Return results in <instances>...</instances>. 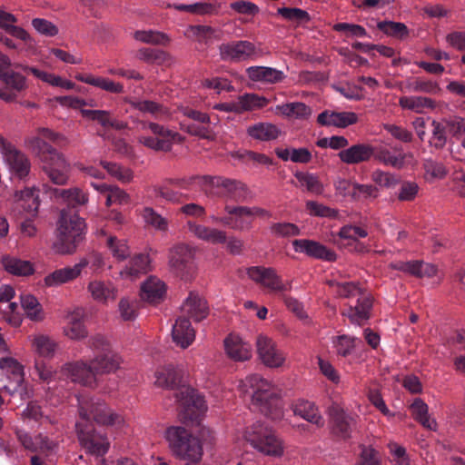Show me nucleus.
Returning a JSON list of instances; mask_svg holds the SVG:
<instances>
[{
    "label": "nucleus",
    "instance_id": "obj_21",
    "mask_svg": "<svg viewBox=\"0 0 465 465\" xmlns=\"http://www.w3.org/2000/svg\"><path fill=\"white\" fill-rule=\"evenodd\" d=\"M331 432L342 439L348 440L351 437V432L355 428V419L343 410L334 408L331 411Z\"/></svg>",
    "mask_w": 465,
    "mask_h": 465
},
{
    "label": "nucleus",
    "instance_id": "obj_52",
    "mask_svg": "<svg viewBox=\"0 0 465 465\" xmlns=\"http://www.w3.org/2000/svg\"><path fill=\"white\" fill-rule=\"evenodd\" d=\"M357 341H361L356 337L342 334L333 338L332 344L338 356L347 357L352 353Z\"/></svg>",
    "mask_w": 465,
    "mask_h": 465
},
{
    "label": "nucleus",
    "instance_id": "obj_7",
    "mask_svg": "<svg viewBox=\"0 0 465 465\" xmlns=\"http://www.w3.org/2000/svg\"><path fill=\"white\" fill-rule=\"evenodd\" d=\"M165 436L170 449L176 457L188 460V464H196L201 460L202 443L189 430L180 426H173L167 429Z\"/></svg>",
    "mask_w": 465,
    "mask_h": 465
},
{
    "label": "nucleus",
    "instance_id": "obj_28",
    "mask_svg": "<svg viewBox=\"0 0 465 465\" xmlns=\"http://www.w3.org/2000/svg\"><path fill=\"white\" fill-rule=\"evenodd\" d=\"M172 336L177 345L183 349L189 347L195 338V331L191 326L190 320L180 316L173 326Z\"/></svg>",
    "mask_w": 465,
    "mask_h": 465
},
{
    "label": "nucleus",
    "instance_id": "obj_18",
    "mask_svg": "<svg viewBox=\"0 0 465 465\" xmlns=\"http://www.w3.org/2000/svg\"><path fill=\"white\" fill-rule=\"evenodd\" d=\"M15 435L25 450L33 453L48 455L57 448V444L54 440L42 433L31 436L28 432L17 429Z\"/></svg>",
    "mask_w": 465,
    "mask_h": 465
},
{
    "label": "nucleus",
    "instance_id": "obj_56",
    "mask_svg": "<svg viewBox=\"0 0 465 465\" xmlns=\"http://www.w3.org/2000/svg\"><path fill=\"white\" fill-rule=\"evenodd\" d=\"M25 419L34 420L35 421L44 423L54 424L56 423V420L50 415L45 414L42 411L41 407L35 402H29L26 408L23 411L22 413Z\"/></svg>",
    "mask_w": 465,
    "mask_h": 465
},
{
    "label": "nucleus",
    "instance_id": "obj_8",
    "mask_svg": "<svg viewBox=\"0 0 465 465\" xmlns=\"http://www.w3.org/2000/svg\"><path fill=\"white\" fill-rule=\"evenodd\" d=\"M244 438L252 447L265 455L280 457L283 453L282 440L272 428L262 422L257 421L247 427Z\"/></svg>",
    "mask_w": 465,
    "mask_h": 465
},
{
    "label": "nucleus",
    "instance_id": "obj_63",
    "mask_svg": "<svg viewBox=\"0 0 465 465\" xmlns=\"http://www.w3.org/2000/svg\"><path fill=\"white\" fill-rule=\"evenodd\" d=\"M182 128L187 134L200 137L202 139L213 140L214 138V133L211 124H182Z\"/></svg>",
    "mask_w": 465,
    "mask_h": 465
},
{
    "label": "nucleus",
    "instance_id": "obj_29",
    "mask_svg": "<svg viewBox=\"0 0 465 465\" xmlns=\"http://www.w3.org/2000/svg\"><path fill=\"white\" fill-rule=\"evenodd\" d=\"M224 348L227 355L236 361H247L252 356L251 345L235 335L231 334L224 340Z\"/></svg>",
    "mask_w": 465,
    "mask_h": 465
},
{
    "label": "nucleus",
    "instance_id": "obj_38",
    "mask_svg": "<svg viewBox=\"0 0 465 465\" xmlns=\"http://www.w3.org/2000/svg\"><path fill=\"white\" fill-rule=\"evenodd\" d=\"M399 105L404 110L416 114H424L427 110H434L437 106L435 100L426 96H401Z\"/></svg>",
    "mask_w": 465,
    "mask_h": 465
},
{
    "label": "nucleus",
    "instance_id": "obj_49",
    "mask_svg": "<svg viewBox=\"0 0 465 465\" xmlns=\"http://www.w3.org/2000/svg\"><path fill=\"white\" fill-rule=\"evenodd\" d=\"M131 106L143 114H149L155 118H160L167 114L166 108L156 102L151 100H133L130 101Z\"/></svg>",
    "mask_w": 465,
    "mask_h": 465
},
{
    "label": "nucleus",
    "instance_id": "obj_3",
    "mask_svg": "<svg viewBox=\"0 0 465 465\" xmlns=\"http://www.w3.org/2000/svg\"><path fill=\"white\" fill-rule=\"evenodd\" d=\"M120 366V357L113 351L98 354L90 363L80 361L66 366L68 375L74 382L93 387L96 375L115 371Z\"/></svg>",
    "mask_w": 465,
    "mask_h": 465
},
{
    "label": "nucleus",
    "instance_id": "obj_25",
    "mask_svg": "<svg viewBox=\"0 0 465 465\" xmlns=\"http://www.w3.org/2000/svg\"><path fill=\"white\" fill-rule=\"evenodd\" d=\"M151 270V260L148 254L137 253L130 258L125 267L120 271V275L124 279L135 280L142 274L147 273Z\"/></svg>",
    "mask_w": 465,
    "mask_h": 465
},
{
    "label": "nucleus",
    "instance_id": "obj_64",
    "mask_svg": "<svg viewBox=\"0 0 465 465\" xmlns=\"http://www.w3.org/2000/svg\"><path fill=\"white\" fill-rule=\"evenodd\" d=\"M295 177L302 183V186H305L306 189L312 193L322 194L323 192V185L319 181L318 177L312 173H296Z\"/></svg>",
    "mask_w": 465,
    "mask_h": 465
},
{
    "label": "nucleus",
    "instance_id": "obj_17",
    "mask_svg": "<svg viewBox=\"0 0 465 465\" xmlns=\"http://www.w3.org/2000/svg\"><path fill=\"white\" fill-rule=\"evenodd\" d=\"M193 252L185 244H178L170 252V265L182 279L188 280L193 272Z\"/></svg>",
    "mask_w": 465,
    "mask_h": 465
},
{
    "label": "nucleus",
    "instance_id": "obj_6",
    "mask_svg": "<svg viewBox=\"0 0 465 465\" xmlns=\"http://www.w3.org/2000/svg\"><path fill=\"white\" fill-rule=\"evenodd\" d=\"M84 220L76 213L63 210L57 226L56 251L62 254L74 253L85 236Z\"/></svg>",
    "mask_w": 465,
    "mask_h": 465
},
{
    "label": "nucleus",
    "instance_id": "obj_36",
    "mask_svg": "<svg viewBox=\"0 0 465 465\" xmlns=\"http://www.w3.org/2000/svg\"><path fill=\"white\" fill-rule=\"evenodd\" d=\"M82 83L100 88L111 94H123L124 85L121 83L114 82L109 78L94 76L90 74H79L75 76Z\"/></svg>",
    "mask_w": 465,
    "mask_h": 465
},
{
    "label": "nucleus",
    "instance_id": "obj_5",
    "mask_svg": "<svg viewBox=\"0 0 465 465\" xmlns=\"http://www.w3.org/2000/svg\"><path fill=\"white\" fill-rule=\"evenodd\" d=\"M30 147L39 157L42 170L49 180L54 184L64 185L69 178L70 167L63 154L40 137L33 138Z\"/></svg>",
    "mask_w": 465,
    "mask_h": 465
},
{
    "label": "nucleus",
    "instance_id": "obj_1",
    "mask_svg": "<svg viewBox=\"0 0 465 465\" xmlns=\"http://www.w3.org/2000/svg\"><path fill=\"white\" fill-rule=\"evenodd\" d=\"M78 404L79 420L75 423V429L79 444L85 453L103 457L109 450L110 441L106 434L96 429L92 420L97 424L121 428L124 420L99 398L78 399Z\"/></svg>",
    "mask_w": 465,
    "mask_h": 465
},
{
    "label": "nucleus",
    "instance_id": "obj_16",
    "mask_svg": "<svg viewBox=\"0 0 465 465\" xmlns=\"http://www.w3.org/2000/svg\"><path fill=\"white\" fill-rule=\"evenodd\" d=\"M447 133L450 135V150L452 157L457 161L463 160L460 147L465 148V124L462 117L452 115L443 120Z\"/></svg>",
    "mask_w": 465,
    "mask_h": 465
},
{
    "label": "nucleus",
    "instance_id": "obj_23",
    "mask_svg": "<svg viewBox=\"0 0 465 465\" xmlns=\"http://www.w3.org/2000/svg\"><path fill=\"white\" fill-rule=\"evenodd\" d=\"M317 122L319 124L323 126L345 128L356 124L358 122V115L353 112H334L325 110L318 115Z\"/></svg>",
    "mask_w": 465,
    "mask_h": 465
},
{
    "label": "nucleus",
    "instance_id": "obj_43",
    "mask_svg": "<svg viewBox=\"0 0 465 465\" xmlns=\"http://www.w3.org/2000/svg\"><path fill=\"white\" fill-rule=\"evenodd\" d=\"M80 275V271L77 264L73 267H65L55 270L45 277V283L46 286H58L60 284L68 282L74 280Z\"/></svg>",
    "mask_w": 465,
    "mask_h": 465
},
{
    "label": "nucleus",
    "instance_id": "obj_50",
    "mask_svg": "<svg viewBox=\"0 0 465 465\" xmlns=\"http://www.w3.org/2000/svg\"><path fill=\"white\" fill-rule=\"evenodd\" d=\"M189 32L199 43L206 45H212L213 40L220 39L219 32L209 25H191Z\"/></svg>",
    "mask_w": 465,
    "mask_h": 465
},
{
    "label": "nucleus",
    "instance_id": "obj_48",
    "mask_svg": "<svg viewBox=\"0 0 465 465\" xmlns=\"http://www.w3.org/2000/svg\"><path fill=\"white\" fill-rule=\"evenodd\" d=\"M106 247L113 257L118 262H123L130 257L131 251L124 239H118L115 236L110 235L106 240Z\"/></svg>",
    "mask_w": 465,
    "mask_h": 465
},
{
    "label": "nucleus",
    "instance_id": "obj_59",
    "mask_svg": "<svg viewBox=\"0 0 465 465\" xmlns=\"http://www.w3.org/2000/svg\"><path fill=\"white\" fill-rule=\"evenodd\" d=\"M33 345L37 354L44 358H50L54 355L56 344L45 335H38L34 339Z\"/></svg>",
    "mask_w": 465,
    "mask_h": 465
},
{
    "label": "nucleus",
    "instance_id": "obj_41",
    "mask_svg": "<svg viewBox=\"0 0 465 465\" xmlns=\"http://www.w3.org/2000/svg\"><path fill=\"white\" fill-rule=\"evenodd\" d=\"M212 175H193L182 179L171 180L170 183L181 189L191 190L198 187L208 196L211 186Z\"/></svg>",
    "mask_w": 465,
    "mask_h": 465
},
{
    "label": "nucleus",
    "instance_id": "obj_11",
    "mask_svg": "<svg viewBox=\"0 0 465 465\" xmlns=\"http://www.w3.org/2000/svg\"><path fill=\"white\" fill-rule=\"evenodd\" d=\"M148 129L151 134L140 136L139 142L155 152L171 151L175 139L179 136L178 133L155 123H150Z\"/></svg>",
    "mask_w": 465,
    "mask_h": 465
},
{
    "label": "nucleus",
    "instance_id": "obj_27",
    "mask_svg": "<svg viewBox=\"0 0 465 465\" xmlns=\"http://www.w3.org/2000/svg\"><path fill=\"white\" fill-rule=\"evenodd\" d=\"M88 291L94 300L101 303L114 301L118 290L110 281L94 280L88 284Z\"/></svg>",
    "mask_w": 465,
    "mask_h": 465
},
{
    "label": "nucleus",
    "instance_id": "obj_42",
    "mask_svg": "<svg viewBox=\"0 0 465 465\" xmlns=\"http://www.w3.org/2000/svg\"><path fill=\"white\" fill-rule=\"evenodd\" d=\"M181 381V373L172 365L162 367L155 372V384L173 390Z\"/></svg>",
    "mask_w": 465,
    "mask_h": 465
},
{
    "label": "nucleus",
    "instance_id": "obj_35",
    "mask_svg": "<svg viewBox=\"0 0 465 465\" xmlns=\"http://www.w3.org/2000/svg\"><path fill=\"white\" fill-rule=\"evenodd\" d=\"M82 83L100 88L111 94H123L124 85L121 83L114 82L109 78L94 76L90 74H79L75 76Z\"/></svg>",
    "mask_w": 465,
    "mask_h": 465
},
{
    "label": "nucleus",
    "instance_id": "obj_31",
    "mask_svg": "<svg viewBox=\"0 0 465 465\" xmlns=\"http://www.w3.org/2000/svg\"><path fill=\"white\" fill-rule=\"evenodd\" d=\"M372 157L384 165L401 169L405 165L407 154L401 151V147H394L393 152L386 147H374Z\"/></svg>",
    "mask_w": 465,
    "mask_h": 465
},
{
    "label": "nucleus",
    "instance_id": "obj_54",
    "mask_svg": "<svg viewBox=\"0 0 465 465\" xmlns=\"http://www.w3.org/2000/svg\"><path fill=\"white\" fill-rule=\"evenodd\" d=\"M236 104L238 114H241L263 107L266 104V99L254 94H245L239 96Z\"/></svg>",
    "mask_w": 465,
    "mask_h": 465
},
{
    "label": "nucleus",
    "instance_id": "obj_14",
    "mask_svg": "<svg viewBox=\"0 0 465 465\" xmlns=\"http://www.w3.org/2000/svg\"><path fill=\"white\" fill-rule=\"evenodd\" d=\"M219 54L223 61L243 62L253 58L256 54V47L247 40L232 41L220 45Z\"/></svg>",
    "mask_w": 465,
    "mask_h": 465
},
{
    "label": "nucleus",
    "instance_id": "obj_61",
    "mask_svg": "<svg viewBox=\"0 0 465 465\" xmlns=\"http://www.w3.org/2000/svg\"><path fill=\"white\" fill-rule=\"evenodd\" d=\"M379 190L372 184H361L353 183L351 191V199L354 201H361L370 198H377Z\"/></svg>",
    "mask_w": 465,
    "mask_h": 465
},
{
    "label": "nucleus",
    "instance_id": "obj_44",
    "mask_svg": "<svg viewBox=\"0 0 465 465\" xmlns=\"http://www.w3.org/2000/svg\"><path fill=\"white\" fill-rule=\"evenodd\" d=\"M40 202L35 188H26L20 192L16 208L23 209L28 215L35 216Z\"/></svg>",
    "mask_w": 465,
    "mask_h": 465
},
{
    "label": "nucleus",
    "instance_id": "obj_47",
    "mask_svg": "<svg viewBox=\"0 0 465 465\" xmlns=\"http://www.w3.org/2000/svg\"><path fill=\"white\" fill-rule=\"evenodd\" d=\"M3 266L8 272L19 276L30 275L34 272L30 262L12 256L3 258Z\"/></svg>",
    "mask_w": 465,
    "mask_h": 465
},
{
    "label": "nucleus",
    "instance_id": "obj_9",
    "mask_svg": "<svg viewBox=\"0 0 465 465\" xmlns=\"http://www.w3.org/2000/svg\"><path fill=\"white\" fill-rule=\"evenodd\" d=\"M208 196H216L235 203H246L252 198V192L241 181L223 176H213Z\"/></svg>",
    "mask_w": 465,
    "mask_h": 465
},
{
    "label": "nucleus",
    "instance_id": "obj_12",
    "mask_svg": "<svg viewBox=\"0 0 465 465\" xmlns=\"http://www.w3.org/2000/svg\"><path fill=\"white\" fill-rule=\"evenodd\" d=\"M0 150L13 175L24 179L29 174L31 163L27 156L3 136H0Z\"/></svg>",
    "mask_w": 465,
    "mask_h": 465
},
{
    "label": "nucleus",
    "instance_id": "obj_46",
    "mask_svg": "<svg viewBox=\"0 0 465 465\" xmlns=\"http://www.w3.org/2000/svg\"><path fill=\"white\" fill-rule=\"evenodd\" d=\"M54 193L55 197L62 198L72 207L84 205L88 201L86 193L76 187L70 189H54Z\"/></svg>",
    "mask_w": 465,
    "mask_h": 465
},
{
    "label": "nucleus",
    "instance_id": "obj_24",
    "mask_svg": "<svg viewBox=\"0 0 465 465\" xmlns=\"http://www.w3.org/2000/svg\"><path fill=\"white\" fill-rule=\"evenodd\" d=\"M374 153V147L367 143H357L339 152L338 156L347 164H357L369 161Z\"/></svg>",
    "mask_w": 465,
    "mask_h": 465
},
{
    "label": "nucleus",
    "instance_id": "obj_15",
    "mask_svg": "<svg viewBox=\"0 0 465 465\" xmlns=\"http://www.w3.org/2000/svg\"><path fill=\"white\" fill-rule=\"evenodd\" d=\"M224 212L225 215L213 217V220L236 231H246L252 228V219L249 216V207L225 204Z\"/></svg>",
    "mask_w": 465,
    "mask_h": 465
},
{
    "label": "nucleus",
    "instance_id": "obj_39",
    "mask_svg": "<svg viewBox=\"0 0 465 465\" xmlns=\"http://www.w3.org/2000/svg\"><path fill=\"white\" fill-rule=\"evenodd\" d=\"M246 133L254 140L268 142L277 139L281 131L273 124L257 123L248 126Z\"/></svg>",
    "mask_w": 465,
    "mask_h": 465
},
{
    "label": "nucleus",
    "instance_id": "obj_19",
    "mask_svg": "<svg viewBox=\"0 0 465 465\" xmlns=\"http://www.w3.org/2000/svg\"><path fill=\"white\" fill-rule=\"evenodd\" d=\"M0 81L6 88L0 87V98L5 102H14L16 99V93H21L27 88L26 78L12 70L1 74Z\"/></svg>",
    "mask_w": 465,
    "mask_h": 465
},
{
    "label": "nucleus",
    "instance_id": "obj_53",
    "mask_svg": "<svg viewBox=\"0 0 465 465\" xmlns=\"http://www.w3.org/2000/svg\"><path fill=\"white\" fill-rule=\"evenodd\" d=\"M377 27L379 30L391 37L405 39L409 36V29L403 23L381 21L377 24Z\"/></svg>",
    "mask_w": 465,
    "mask_h": 465
},
{
    "label": "nucleus",
    "instance_id": "obj_33",
    "mask_svg": "<svg viewBox=\"0 0 465 465\" xmlns=\"http://www.w3.org/2000/svg\"><path fill=\"white\" fill-rule=\"evenodd\" d=\"M84 312L76 309L67 316V325L64 329V334L72 340H79L86 337L87 331L84 324Z\"/></svg>",
    "mask_w": 465,
    "mask_h": 465
},
{
    "label": "nucleus",
    "instance_id": "obj_40",
    "mask_svg": "<svg viewBox=\"0 0 465 465\" xmlns=\"http://www.w3.org/2000/svg\"><path fill=\"white\" fill-rule=\"evenodd\" d=\"M412 418L418 421L423 428L430 430H435L437 423L434 419L429 415L428 405L420 399L416 398L410 406Z\"/></svg>",
    "mask_w": 465,
    "mask_h": 465
},
{
    "label": "nucleus",
    "instance_id": "obj_4",
    "mask_svg": "<svg viewBox=\"0 0 465 465\" xmlns=\"http://www.w3.org/2000/svg\"><path fill=\"white\" fill-rule=\"evenodd\" d=\"M328 284L333 289L339 297L351 299L357 298L356 305H349L341 314L348 317L352 323L361 325L370 318V312L372 308L373 298L366 293L355 282H339L330 280Z\"/></svg>",
    "mask_w": 465,
    "mask_h": 465
},
{
    "label": "nucleus",
    "instance_id": "obj_60",
    "mask_svg": "<svg viewBox=\"0 0 465 465\" xmlns=\"http://www.w3.org/2000/svg\"><path fill=\"white\" fill-rule=\"evenodd\" d=\"M306 211L312 216L335 219L339 216V211L328 207L315 201L306 202Z\"/></svg>",
    "mask_w": 465,
    "mask_h": 465
},
{
    "label": "nucleus",
    "instance_id": "obj_30",
    "mask_svg": "<svg viewBox=\"0 0 465 465\" xmlns=\"http://www.w3.org/2000/svg\"><path fill=\"white\" fill-rule=\"evenodd\" d=\"M182 311L195 322H201L209 314L206 301L193 292H191L183 302Z\"/></svg>",
    "mask_w": 465,
    "mask_h": 465
},
{
    "label": "nucleus",
    "instance_id": "obj_51",
    "mask_svg": "<svg viewBox=\"0 0 465 465\" xmlns=\"http://www.w3.org/2000/svg\"><path fill=\"white\" fill-rule=\"evenodd\" d=\"M20 301L28 318L36 322L44 319L42 306L35 296L30 294L21 295Z\"/></svg>",
    "mask_w": 465,
    "mask_h": 465
},
{
    "label": "nucleus",
    "instance_id": "obj_57",
    "mask_svg": "<svg viewBox=\"0 0 465 465\" xmlns=\"http://www.w3.org/2000/svg\"><path fill=\"white\" fill-rule=\"evenodd\" d=\"M431 137L429 141L430 144L436 149H441L447 143V129L444 122L440 123L435 120L430 121Z\"/></svg>",
    "mask_w": 465,
    "mask_h": 465
},
{
    "label": "nucleus",
    "instance_id": "obj_45",
    "mask_svg": "<svg viewBox=\"0 0 465 465\" xmlns=\"http://www.w3.org/2000/svg\"><path fill=\"white\" fill-rule=\"evenodd\" d=\"M405 88L409 92L425 93L429 94H437L440 92V87L436 81L423 77L408 79L405 83Z\"/></svg>",
    "mask_w": 465,
    "mask_h": 465
},
{
    "label": "nucleus",
    "instance_id": "obj_22",
    "mask_svg": "<svg viewBox=\"0 0 465 465\" xmlns=\"http://www.w3.org/2000/svg\"><path fill=\"white\" fill-rule=\"evenodd\" d=\"M256 346L258 354L266 366L275 368L282 364L284 357L270 338L260 335Z\"/></svg>",
    "mask_w": 465,
    "mask_h": 465
},
{
    "label": "nucleus",
    "instance_id": "obj_62",
    "mask_svg": "<svg viewBox=\"0 0 465 465\" xmlns=\"http://www.w3.org/2000/svg\"><path fill=\"white\" fill-rule=\"evenodd\" d=\"M277 13L284 19L298 24L307 23L311 20V16L307 11L297 7H280Z\"/></svg>",
    "mask_w": 465,
    "mask_h": 465
},
{
    "label": "nucleus",
    "instance_id": "obj_13",
    "mask_svg": "<svg viewBox=\"0 0 465 465\" xmlns=\"http://www.w3.org/2000/svg\"><path fill=\"white\" fill-rule=\"evenodd\" d=\"M247 274L253 282L272 292H284L291 289V284L284 282L273 268L252 266L247 270Z\"/></svg>",
    "mask_w": 465,
    "mask_h": 465
},
{
    "label": "nucleus",
    "instance_id": "obj_20",
    "mask_svg": "<svg viewBox=\"0 0 465 465\" xmlns=\"http://www.w3.org/2000/svg\"><path fill=\"white\" fill-rule=\"evenodd\" d=\"M292 246L296 252L305 253L314 259H320L327 262H332L336 259L334 252L329 250L327 247L316 241L296 239L292 241Z\"/></svg>",
    "mask_w": 465,
    "mask_h": 465
},
{
    "label": "nucleus",
    "instance_id": "obj_34",
    "mask_svg": "<svg viewBox=\"0 0 465 465\" xmlns=\"http://www.w3.org/2000/svg\"><path fill=\"white\" fill-rule=\"evenodd\" d=\"M247 74L252 81L267 84H276L285 78V74L272 67L251 66L247 69Z\"/></svg>",
    "mask_w": 465,
    "mask_h": 465
},
{
    "label": "nucleus",
    "instance_id": "obj_58",
    "mask_svg": "<svg viewBox=\"0 0 465 465\" xmlns=\"http://www.w3.org/2000/svg\"><path fill=\"white\" fill-rule=\"evenodd\" d=\"M134 36L137 41L152 45H166L170 41L167 35L153 30L136 31Z\"/></svg>",
    "mask_w": 465,
    "mask_h": 465
},
{
    "label": "nucleus",
    "instance_id": "obj_37",
    "mask_svg": "<svg viewBox=\"0 0 465 465\" xmlns=\"http://www.w3.org/2000/svg\"><path fill=\"white\" fill-rule=\"evenodd\" d=\"M165 292L164 282L151 276L141 287V297L151 303H158L163 300Z\"/></svg>",
    "mask_w": 465,
    "mask_h": 465
},
{
    "label": "nucleus",
    "instance_id": "obj_2",
    "mask_svg": "<svg viewBox=\"0 0 465 465\" xmlns=\"http://www.w3.org/2000/svg\"><path fill=\"white\" fill-rule=\"evenodd\" d=\"M238 388L242 394L251 395L252 405L264 416L272 420L282 417V404L277 391L259 374L247 376L240 381Z\"/></svg>",
    "mask_w": 465,
    "mask_h": 465
},
{
    "label": "nucleus",
    "instance_id": "obj_55",
    "mask_svg": "<svg viewBox=\"0 0 465 465\" xmlns=\"http://www.w3.org/2000/svg\"><path fill=\"white\" fill-rule=\"evenodd\" d=\"M176 10L189 12L196 15H215L219 5L211 3H194L192 5L179 4L174 5Z\"/></svg>",
    "mask_w": 465,
    "mask_h": 465
},
{
    "label": "nucleus",
    "instance_id": "obj_32",
    "mask_svg": "<svg viewBox=\"0 0 465 465\" xmlns=\"http://www.w3.org/2000/svg\"><path fill=\"white\" fill-rule=\"evenodd\" d=\"M187 227L190 232L203 241L214 244L226 242V232L223 231L197 224L192 221L187 222Z\"/></svg>",
    "mask_w": 465,
    "mask_h": 465
},
{
    "label": "nucleus",
    "instance_id": "obj_10",
    "mask_svg": "<svg viewBox=\"0 0 465 465\" xmlns=\"http://www.w3.org/2000/svg\"><path fill=\"white\" fill-rule=\"evenodd\" d=\"M173 396L183 420L196 421L207 410L203 397L192 387L182 386L173 392Z\"/></svg>",
    "mask_w": 465,
    "mask_h": 465
},
{
    "label": "nucleus",
    "instance_id": "obj_26",
    "mask_svg": "<svg viewBox=\"0 0 465 465\" xmlns=\"http://www.w3.org/2000/svg\"><path fill=\"white\" fill-rule=\"evenodd\" d=\"M292 411L294 415L316 425L318 428H322L325 424L318 407L312 401L298 400L293 403Z\"/></svg>",
    "mask_w": 465,
    "mask_h": 465
}]
</instances>
